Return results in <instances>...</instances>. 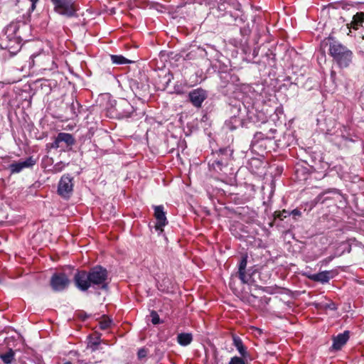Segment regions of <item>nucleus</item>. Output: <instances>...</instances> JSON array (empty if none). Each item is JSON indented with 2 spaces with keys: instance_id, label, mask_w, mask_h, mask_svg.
I'll return each instance as SVG.
<instances>
[{
  "instance_id": "f257e3e1",
  "label": "nucleus",
  "mask_w": 364,
  "mask_h": 364,
  "mask_svg": "<svg viewBox=\"0 0 364 364\" xmlns=\"http://www.w3.org/2000/svg\"><path fill=\"white\" fill-rule=\"evenodd\" d=\"M108 272L105 268L96 266L88 272L77 271L74 276V283L80 291H85L90 287L93 289H106L107 288Z\"/></svg>"
},
{
  "instance_id": "f03ea898",
  "label": "nucleus",
  "mask_w": 364,
  "mask_h": 364,
  "mask_svg": "<svg viewBox=\"0 0 364 364\" xmlns=\"http://www.w3.org/2000/svg\"><path fill=\"white\" fill-rule=\"evenodd\" d=\"M328 54L340 68H346L353 62V53L346 46L335 41L332 38H328Z\"/></svg>"
},
{
  "instance_id": "7ed1b4c3",
  "label": "nucleus",
  "mask_w": 364,
  "mask_h": 364,
  "mask_svg": "<svg viewBox=\"0 0 364 364\" xmlns=\"http://www.w3.org/2000/svg\"><path fill=\"white\" fill-rule=\"evenodd\" d=\"M54 11L63 16L73 18L77 16L80 6L76 0H50Z\"/></svg>"
},
{
  "instance_id": "20e7f679",
  "label": "nucleus",
  "mask_w": 364,
  "mask_h": 364,
  "mask_svg": "<svg viewBox=\"0 0 364 364\" xmlns=\"http://www.w3.org/2000/svg\"><path fill=\"white\" fill-rule=\"evenodd\" d=\"M75 143V139L71 134L60 132L55 138L53 143L47 145L50 149H60V151H65L70 150Z\"/></svg>"
},
{
  "instance_id": "39448f33",
  "label": "nucleus",
  "mask_w": 364,
  "mask_h": 364,
  "mask_svg": "<svg viewBox=\"0 0 364 364\" xmlns=\"http://www.w3.org/2000/svg\"><path fill=\"white\" fill-rule=\"evenodd\" d=\"M73 178L70 174H64L60 179L58 193L63 198H69L73 191Z\"/></svg>"
},
{
  "instance_id": "423d86ee",
  "label": "nucleus",
  "mask_w": 364,
  "mask_h": 364,
  "mask_svg": "<svg viewBox=\"0 0 364 364\" xmlns=\"http://www.w3.org/2000/svg\"><path fill=\"white\" fill-rule=\"evenodd\" d=\"M50 284L55 291H62L68 287L70 280L65 273L58 272L53 274Z\"/></svg>"
},
{
  "instance_id": "0eeeda50",
  "label": "nucleus",
  "mask_w": 364,
  "mask_h": 364,
  "mask_svg": "<svg viewBox=\"0 0 364 364\" xmlns=\"http://www.w3.org/2000/svg\"><path fill=\"white\" fill-rule=\"evenodd\" d=\"M154 209V218L156 220L155 228L156 230L162 232L164 227L168 223L164 208L163 205H155Z\"/></svg>"
},
{
  "instance_id": "6e6552de",
  "label": "nucleus",
  "mask_w": 364,
  "mask_h": 364,
  "mask_svg": "<svg viewBox=\"0 0 364 364\" xmlns=\"http://www.w3.org/2000/svg\"><path fill=\"white\" fill-rule=\"evenodd\" d=\"M188 97L193 106L200 107L202 103L207 97V94L204 90L198 88L190 92Z\"/></svg>"
},
{
  "instance_id": "1a4fd4ad",
  "label": "nucleus",
  "mask_w": 364,
  "mask_h": 364,
  "mask_svg": "<svg viewBox=\"0 0 364 364\" xmlns=\"http://www.w3.org/2000/svg\"><path fill=\"white\" fill-rule=\"evenodd\" d=\"M36 161L33 158V156H30L23 161L12 163L9 168L11 173H19L23 168L32 167L36 164Z\"/></svg>"
},
{
  "instance_id": "9d476101",
  "label": "nucleus",
  "mask_w": 364,
  "mask_h": 364,
  "mask_svg": "<svg viewBox=\"0 0 364 364\" xmlns=\"http://www.w3.org/2000/svg\"><path fill=\"white\" fill-rule=\"evenodd\" d=\"M333 277L334 275L332 271H323L308 276L311 280L318 282L322 284L328 282L330 279L333 278Z\"/></svg>"
},
{
  "instance_id": "9b49d317",
  "label": "nucleus",
  "mask_w": 364,
  "mask_h": 364,
  "mask_svg": "<svg viewBox=\"0 0 364 364\" xmlns=\"http://www.w3.org/2000/svg\"><path fill=\"white\" fill-rule=\"evenodd\" d=\"M364 22V13L363 12H358L353 17V20L350 23L346 24V28L348 30V35L350 33V29L353 28L354 30H358L360 27L363 26V23Z\"/></svg>"
},
{
  "instance_id": "f8f14e48",
  "label": "nucleus",
  "mask_w": 364,
  "mask_h": 364,
  "mask_svg": "<svg viewBox=\"0 0 364 364\" xmlns=\"http://www.w3.org/2000/svg\"><path fill=\"white\" fill-rule=\"evenodd\" d=\"M349 339V331H346L343 333L338 334L333 338L332 348L338 350L347 343Z\"/></svg>"
},
{
  "instance_id": "ddd939ff",
  "label": "nucleus",
  "mask_w": 364,
  "mask_h": 364,
  "mask_svg": "<svg viewBox=\"0 0 364 364\" xmlns=\"http://www.w3.org/2000/svg\"><path fill=\"white\" fill-rule=\"evenodd\" d=\"M247 257L246 255L243 256L241 258L238 265V277L241 282L244 284L248 283L250 280L249 277L246 274L245 272V269L247 264Z\"/></svg>"
},
{
  "instance_id": "4468645a",
  "label": "nucleus",
  "mask_w": 364,
  "mask_h": 364,
  "mask_svg": "<svg viewBox=\"0 0 364 364\" xmlns=\"http://www.w3.org/2000/svg\"><path fill=\"white\" fill-rule=\"evenodd\" d=\"M87 348L92 352H95L99 349L100 344L102 342L101 340V334L95 333L88 338Z\"/></svg>"
},
{
  "instance_id": "2eb2a0df",
  "label": "nucleus",
  "mask_w": 364,
  "mask_h": 364,
  "mask_svg": "<svg viewBox=\"0 0 364 364\" xmlns=\"http://www.w3.org/2000/svg\"><path fill=\"white\" fill-rule=\"evenodd\" d=\"M233 345L238 350L239 353L242 358H246L247 355V348L244 346L242 339L235 335L232 336Z\"/></svg>"
},
{
  "instance_id": "dca6fc26",
  "label": "nucleus",
  "mask_w": 364,
  "mask_h": 364,
  "mask_svg": "<svg viewBox=\"0 0 364 364\" xmlns=\"http://www.w3.org/2000/svg\"><path fill=\"white\" fill-rule=\"evenodd\" d=\"M193 341V336L190 333H181L177 336V342L182 346L189 345Z\"/></svg>"
},
{
  "instance_id": "f3484780",
  "label": "nucleus",
  "mask_w": 364,
  "mask_h": 364,
  "mask_svg": "<svg viewBox=\"0 0 364 364\" xmlns=\"http://www.w3.org/2000/svg\"><path fill=\"white\" fill-rule=\"evenodd\" d=\"M38 63L39 66L43 67L44 69H47L46 65L45 63V61H50V58L48 55L45 54H38V55H33L31 56V60H32V65H34L36 60Z\"/></svg>"
},
{
  "instance_id": "a211bd4d",
  "label": "nucleus",
  "mask_w": 364,
  "mask_h": 364,
  "mask_svg": "<svg viewBox=\"0 0 364 364\" xmlns=\"http://www.w3.org/2000/svg\"><path fill=\"white\" fill-rule=\"evenodd\" d=\"M0 358L5 364H10L14 358V352L10 349L6 353L1 354Z\"/></svg>"
},
{
  "instance_id": "6ab92c4d",
  "label": "nucleus",
  "mask_w": 364,
  "mask_h": 364,
  "mask_svg": "<svg viewBox=\"0 0 364 364\" xmlns=\"http://www.w3.org/2000/svg\"><path fill=\"white\" fill-rule=\"evenodd\" d=\"M111 59L113 63L122 65V64H127L131 63L130 60H127L122 55H111Z\"/></svg>"
},
{
  "instance_id": "aec40b11",
  "label": "nucleus",
  "mask_w": 364,
  "mask_h": 364,
  "mask_svg": "<svg viewBox=\"0 0 364 364\" xmlns=\"http://www.w3.org/2000/svg\"><path fill=\"white\" fill-rule=\"evenodd\" d=\"M112 320L108 317H102L99 322V326L101 330H107L111 326Z\"/></svg>"
},
{
  "instance_id": "412c9836",
  "label": "nucleus",
  "mask_w": 364,
  "mask_h": 364,
  "mask_svg": "<svg viewBox=\"0 0 364 364\" xmlns=\"http://www.w3.org/2000/svg\"><path fill=\"white\" fill-rule=\"evenodd\" d=\"M68 165V164H65L63 161L58 162L53 166L50 171L53 173L61 172Z\"/></svg>"
},
{
  "instance_id": "4be33fe9",
  "label": "nucleus",
  "mask_w": 364,
  "mask_h": 364,
  "mask_svg": "<svg viewBox=\"0 0 364 364\" xmlns=\"http://www.w3.org/2000/svg\"><path fill=\"white\" fill-rule=\"evenodd\" d=\"M151 322L153 324L156 325L161 323L160 318L156 311H152L151 312Z\"/></svg>"
},
{
  "instance_id": "5701e85b",
  "label": "nucleus",
  "mask_w": 364,
  "mask_h": 364,
  "mask_svg": "<svg viewBox=\"0 0 364 364\" xmlns=\"http://www.w3.org/2000/svg\"><path fill=\"white\" fill-rule=\"evenodd\" d=\"M228 364H245L242 358L235 356L232 358Z\"/></svg>"
},
{
  "instance_id": "b1692460",
  "label": "nucleus",
  "mask_w": 364,
  "mask_h": 364,
  "mask_svg": "<svg viewBox=\"0 0 364 364\" xmlns=\"http://www.w3.org/2000/svg\"><path fill=\"white\" fill-rule=\"evenodd\" d=\"M147 352L145 349H140L138 351V357L139 358H143L146 356Z\"/></svg>"
},
{
  "instance_id": "393cba45",
  "label": "nucleus",
  "mask_w": 364,
  "mask_h": 364,
  "mask_svg": "<svg viewBox=\"0 0 364 364\" xmlns=\"http://www.w3.org/2000/svg\"><path fill=\"white\" fill-rule=\"evenodd\" d=\"M287 213V212L286 210H283L282 213H279L278 214L277 217L279 218H280L281 220H282L283 218H286L287 217V215H286Z\"/></svg>"
},
{
  "instance_id": "a878e982",
  "label": "nucleus",
  "mask_w": 364,
  "mask_h": 364,
  "mask_svg": "<svg viewBox=\"0 0 364 364\" xmlns=\"http://www.w3.org/2000/svg\"><path fill=\"white\" fill-rule=\"evenodd\" d=\"M291 214H292L294 216H299L301 215V212L297 209H294L291 211Z\"/></svg>"
},
{
  "instance_id": "bb28decb",
  "label": "nucleus",
  "mask_w": 364,
  "mask_h": 364,
  "mask_svg": "<svg viewBox=\"0 0 364 364\" xmlns=\"http://www.w3.org/2000/svg\"><path fill=\"white\" fill-rule=\"evenodd\" d=\"M32 2V8H35L36 4L38 1V0H30Z\"/></svg>"
},
{
  "instance_id": "cd10ccee",
  "label": "nucleus",
  "mask_w": 364,
  "mask_h": 364,
  "mask_svg": "<svg viewBox=\"0 0 364 364\" xmlns=\"http://www.w3.org/2000/svg\"><path fill=\"white\" fill-rule=\"evenodd\" d=\"M223 7H224V5L223 4H220L219 9H224Z\"/></svg>"
},
{
  "instance_id": "c85d7f7f",
  "label": "nucleus",
  "mask_w": 364,
  "mask_h": 364,
  "mask_svg": "<svg viewBox=\"0 0 364 364\" xmlns=\"http://www.w3.org/2000/svg\"><path fill=\"white\" fill-rule=\"evenodd\" d=\"M335 75H336L335 72L332 71V72H331V76L333 77V76H334Z\"/></svg>"
},
{
  "instance_id": "c756f323",
  "label": "nucleus",
  "mask_w": 364,
  "mask_h": 364,
  "mask_svg": "<svg viewBox=\"0 0 364 364\" xmlns=\"http://www.w3.org/2000/svg\"><path fill=\"white\" fill-rule=\"evenodd\" d=\"M64 364H72V363H71V362H70V361H67V362H65Z\"/></svg>"
}]
</instances>
